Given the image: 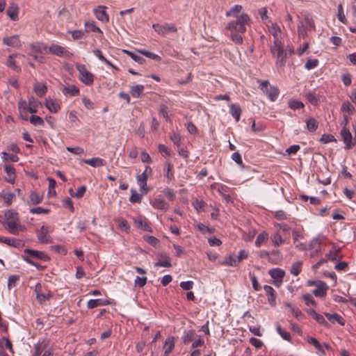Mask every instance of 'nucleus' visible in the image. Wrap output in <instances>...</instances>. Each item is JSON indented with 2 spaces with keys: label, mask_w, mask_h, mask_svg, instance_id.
Segmentation results:
<instances>
[{
  "label": "nucleus",
  "mask_w": 356,
  "mask_h": 356,
  "mask_svg": "<svg viewBox=\"0 0 356 356\" xmlns=\"http://www.w3.org/2000/svg\"><path fill=\"white\" fill-rule=\"evenodd\" d=\"M166 166L167 169L165 176L168 178V179L172 180L174 179V174L172 172L173 165L171 163H167Z\"/></svg>",
  "instance_id": "61"
},
{
  "label": "nucleus",
  "mask_w": 356,
  "mask_h": 356,
  "mask_svg": "<svg viewBox=\"0 0 356 356\" xmlns=\"http://www.w3.org/2000/svg\"><path fill=\"white\" fill-rule=\"evenodd\" d=\"M123 52L129 56L134 61L140 64H142L145 61V58L136 53L131 52L129 50H123Z\"/></svg>",
  "instance_id": "40"
},
{
  "label": "nucleus",
  "mask_w": 356,
  "mask_h": 356,
  "mask_svg": "<svg viewBox=\"0 0 356 356\" xmlns=\"http://www.w3.org/2000/svg\"><path fill=\"white\" fill-rule=\"evenodd\" d=\"M82 161L95 168L106 165V161L103 159L99 157H95L90 159H83Z\"/></svg>",
  "instance_id": "23"
},
{
  "label": "nucleus",
  "mask_w": 356,
  "mask_h": 356,
  "mask_svg": "<svg viewBox=\"0 0 356 356\" xmlns=\"http://www.w3.org/2000/svg\"><path fill=\"white\" fill-rule=\"evenodd\" d=\"M231 38L236 44H242L243 42V38L241 33L232 32Z\"/></svg>",
  "instance_id": "64"
},
{
  "label": "nucleus",
  "mask_w": 356,
  "mask_h": 356,
  "mask_svg": "<svg viewBox=\"0 0 356 356\" xmlns=\"http://www.w3.org/2000/svg\"><path fill=\"white\" fill-rule=\"evenodd\" d=\"M164 195L170 200L173 201L175 199V193L171 188H165L163 191Z\"/></svg>",
  "instance_id": "60"
},
{
  "label": "nucleus",
  "mask_w": 356,
  "mask_h": 356,
  "mask_svg": "<svg viewBox=\"0 0 356 356\" xmlns=\"http://www.w3.org/2000/svg\"><path fill=\"white\" fill-rule=\"evenodd\" d=\"M308 102L312 105L316 106L318 104L319 99L315 93L308 92L305 95Z\"/></svg>",
  "instance_id": "49"
},
{
  "label": "nucleus",
  "mask_w": 356,
  "mask_h": 356,
  "mask_svg": "<svg viewBox=\"0 0 356 356\" xmlns=\"http://www.w3.org/2000/svg\"><path fill=\"white\" fill-rule=\"evenodd\" d=\"M63 93L65 95H69L70 96H76L79 94V89L74 85H71L65 87L63 89Z\"/></svg>",
  "instance_id": "34"
},
{
  "label": "nucleus",
  "mask_w": 356,
  "mask_h": 356,
  "mask_svg": "<svg viewBox=\"0 0 356 356\" xmlns=\"http://www.w3.org/2000/svg\"><path fill=\"white\" fill-rule=\"evenodd\" d=\"M131 195L129 201L132 203H140L142 201L141 195H139L134 188L131 189Z\"/></svg>",
  "instance_id": "48"
},
{
  "label": "nucleus",
  "mask_w": 356,
  "mask_h": 356,
  "mask_svg": "<svg viewBox=\"0 0 356 356\" xmlns=\"http://www.w3.org/2000/svg\"><path fill=\"white\" fill-rule=\"evenodd\" d=\"M106 8V6H99L97 8L94 10L96 17L102 21V22H108L109 17L107 13L105 11Z\"/></svg>",
  "instance_id": "14"
},
{
  "label": "nucleus",
  "mask_w": 356,
  "mask_h": 356,
  "mask_svg": "<svg viewBox=\"0 0 356 356\" xmlns=\"http://www.w3.org/2000/svg\"><path fill=\"white\" fill-rule=\"evenodd\" d=\"M76 70L79 72V79L82 83L87 86L92 84L94 81V76L87 70L86 65H77Z\"/></svg>",
  "instance_id": "4"
},
{
  "label": "nucleus",
  "mask_w": 356,
  "mask_h": 356,
  "mask_svg": "<svg viewBox=\"0 0 356 356\" xmlns=\"http://www.w3.org/2000/svg\"><path fill=\"white\" fill-rule=\"evenodd\" d=\"M149 170V172H152V169L149 166H146V168H145V170L140 175H138L137 176V181L138 184H142V183H147V170Z\"/></svg>",
  "instance_id": "43"
},
{
  "label": "nucleus",
  "mask_w": 356,
  "mask_h": 356,
  "mask_svg": "<svg viewBox=\"0 0 356 356\" xmlns=\"http://www.w3.org/2000/svg\"><path fill=\"white\" fill-rule=\"evenodd\" d=\"M258 82L260 83V90H261L267 95L268 99L272 102L275 101L280 93L279 89L275 86H270L268 81L259 80Z\"/></svg>",
  "instance_id": "3"
},
{
  "label": "nucleus",
  "mask_w": 356,
  "mask_h": 356,
  "mask_svg": "<svg viewBox=\"0 0 356 356\" xmlns=\"http://www.w3.org/2000/svg\"><path fill=\"white\" fill-rule=\"evenodd\" d=\"M325 317L332 323L337 322L341 325H345V321L341 316L339 314L334 313V314H330V313H325Z\"/></svg>",
  "instance_id": "28"
},
{
  "label": "nucleus",
  "mask_w": 356,
  "mask_h": 356,
  "mask_svg": "<svg viewBox=\"0 0 356 356\" xmlns=\"http://www.w3.org/2000/svg\"><path fill=\"white\" fill-rule=\"evenodd\" d=\"M195 331L193 330H185L181 337L182 341L187 344L193 341L195 337Z\"/></svg>",
  "instance_id": "35"
},
{
  "label": "nucleus",
  "mask_w": 356,
  "mask_h": 356,
  "mask_svg": "<svg viewBox=\"0 0 356 356\" xmlns=\"http://www.w3.org/2000/svg\"><path fill=\"white\" fill-rule=\"evenodd\" d=\"M307 341L309 343L313 345L318 350L323 352L321 344L316 338L308 336L307 337Z\"/></svg>",
  "instance_id": "44"
},
{
  "label": "nucleus",
  "mask_w": 356,
  "mask_h": 356,
  "mask_svg": "<svg viewBox=\"0 0 356 356\" xmlns=\"http://www.w3.org/2000/svg\"><path fill=\"white\" fill-rule=\"evenodd\" d=\"M45 106L50 112L55 113L60 109L59 104L51 99H46Z\"/></svg>",
  "instance_id": "26"
},
{
  "label": "nucleus",
  "mask_w": 356,
  "mask_h": 356,
  "mask_svg": "<svg viewBox=\"0 0 356 356\" xmlns=\"http://www.w3.org/2000/svg\"><path fill=\"white\" fill-rule=\"evenodd\" d=\"M24 253L22 254V258L24 260V258H31L33 259H40L42 261H48L49 259V257L42 251L35 250H30V249H26L24 250Z\"/></svg>",
  "instance_id": "6"
},
{
  "label": "nucleus",
  "mask_w": 356,
  "mask_h": 356,
  "mask_svg": "<svg viewBox=\"0 0 356 356\" xmlns=\"http://www.w3.org/2000/svg\"><path fill=\"white\" fill-rule=\"evenodd\" d=\"M6 222H5V227L12 234H16L18 229L17 222L19 221L18 214L13 210H8L5 213Z\"/></svg>",
  "instance_id": "2"
},
{
  "label": "nucleus",
  "mask_w": 356,
  "mask_h": 356,
  "mask_svg": "<svg viewBox=\"0 0 356 356\" xmlns=\"http://www.w3.org/2000/svg\"><path fill=\"white\" fill-rule=\"evenodd\" d=\"M108 303V300H103L102 299H91L88 301L87 307L88 309H93L98 306L106 305Z\"/></svg>",
  "instance_id": "29"
},
{
  "label": "nucleus",
  "mask_w": 356,
  "mask_h": 356,
  "mask_svg": "<svg viewBox=\"0 0 356 356\" xmlns=\"http://www.w3.org/2000/svg\"><path fill=\"white\" fill-rule=\"evenodd\" d=\"M268 273L274 280H283L285 275V271L278 268L270 269Z\"/></svg>",
  "instance_id": "27"
},
{
  "label": "nucleus",
  "mask_w": 356,
  "mask_h": 356,
  "mask_svg": "<svg viewBox=\"0 0 356 356\" xmlns=\"http://www.w3.org/2000/svg\"><path fill=\"white\" fill-rule=\"evenodd\" d=\"M38 237L40 243H47L50 242V236L48 235L47 229L44 226H42L41 227L40 232L38 233Z\"/></svg>",
  "instance_id": "31"
},
{
  "label": "nucleus",
  "mask_w": 356,
  "mask_h": 356,
  "mask_svg": "<svg viewBox=\"0 0 356 356\" xmlns=\"http://www.w3.org/2000/svg\"><path fill=\"white\" fill-rule=\"evenodd\" d=\"M341 248L338 246H334L327 254L326 258L330 261H336L341 259L342 256L340 254Z\"/></svg>",
  "instance_id": "16"
},
{
  "label": "nucleus",
  "mask_w": 356,
  "mask_h": 356,
  "mask_svg": "<svg viewBox=\"0 0 356 356\" xmlns=\"http://www.w3.org/2000/svg\"><path fill=\"white\" fill-rule=\"evenodd\" d=\"M34 91L37 95L39 97H42L46 94L47 88L44 84H42L38 82L34 86Z\"/></svg>",
  "instance_id": "36"
},
{
  "label": "nucleus",
  "mask_w": 356,
  "mask_h": 356,
  "mask_svg": "<svg viewBox=\"0 0 356 356\" xmlns=\"http://www.w3.org/2000/svg\"><path fill=\"white\" fill-rule=\"evenodd\" d=\"M318 64V59H309L305 65V67L307 70H312L314 67H316Z\"/></svg>",
  "instance_id": "63"
},
{
  "label": "nucleus",
  "mask_w": 356,
  "mask_h": 356,
  "mask_svg": "<svg viewBox=\"0 0 356 356\" xmlns=\"http://www.w3.org/2000/svg\"><path fill=\"white\" fill-rule=\"evenodd\" d=\"M0 197L3 200L7 207L11 205L13 201L15 200V194L11 192H6L4 191L0 193Z\"/></svg>",
  "instance_id": "20"
},
{
  "label": "nucleus",
  "mask_w": 356,
  "mask_h": 356,
  "mask_svg": "<svg viewBox=\"0 0 356 356\" xmlns=\"http://www.w3.org/2000/svg\"><path fill=\"white\" fill-rule=\"evenodd\" d=\"M222 265L236 266L239 263L235 254H229L225 260L220 262Z\"/></svg>",
  "instance_id": "30"
},
{
  "label": "nucleus",
  "mask_w": 356,
  "mask_h": 356,
  "mask_svg": "<svg viewBox=\"0 0 356 356\" xmlns=\"http://www.w3.org/2000/svg\"><path fill=\"white\" fill-rule=\"evenodd\" d=\"M341 111L351 115L355 112V108L349 102H345L341 105Z\"/></svg>",
  "instance_id": "38"
},
{
  "label": "nucleus",
  "mask_w": 356,
  "mask_h": 356,
  "mask_svg": "<svg viewBox=\"0 0 356 356\" xmlns=\"http://www.w3.org/2000/svg\"><path fill=\"white\" fill-rule=\"evenodd\" d=\"M3 43L7 46L13 47H18L21 46V41L18 35L3 38Z\"/></svg>",
  "instance_id": "13"
},
{
  "label": "nucleus",
  "mask_w": 356,
  "mask_h": 356,
  "mask_svg": "<svg viewBox=\"0 0 356 356\" xmlns=\"http://www.w3.org/2000/svg\"><path fill=\"white\" fill-rule=\"evenodd\" d=\"M282 50H283V48L281 46V42L278 40H275L273 43V45L271 47V52L274 55H277V53H280Z\"/></svg>",
  "instance_id": "52"
},
{
  "label": "nucleus",
  "mask_w": 356,
  "mask_h": 356,
  "mask_svg": "<svg viewBox=\"0 0 356 356\" xmlns=\"http://www.w3.org/2000/svg\"><path fill=\"white\" fill-rule=\"evenodd\" d=\"M134 224L137 227H138L144 231L152 232V228L145 218H143V217L139 216V217L134 218Z\"/></svg>",
  "instance_id": "15"
},
{
  "label": "nucleus",
  "mask_w": 356,
  "mask_h": 356,
  "mask_svg": "<svg viewBox=\"0 0 356 356\" xmlns=\"http://www.w3.org/2000/svg\"><path fill=\"white\" fill-rule=\"evenodd\" d=\"M43 200V195H40L35 191H31L29 197L28 203L31 204H38Z\"/></svg>",
  "instance_id": "25"
},
{
  "label": "nucleus",
  "mask_w": 356,
  "mask_h": 356,
  "mask_svg": "<svg viewBox=\"0 0 356 356\" xmlns=\"http://www.w3.org/2000/svg\"><path fill=\"white\" fill-rule=\"evenodd\" d=\"M340 135L345 144V149H350L355 145V138H353L352 134L347 127H343L341 129Z\"/></svg>",
  "instance_id": "5"
},
{
  "label": "nucleus",
  "mask_w": 356,
  "mask_h": 356,
  "mask_svg": "<svg viewBox=\"0 0 356 356\" xmlns=\"http://www.w3.org/2000/svg\"><path fill=\"white\" fill-rule=\"evenodd\" d=\"M260 257L266 258L269 262L273 264H279L282 259V256L278 250H273L271 252L261 251Z\"/></svg>",
  "instance_id": "7"
},
{
  "label": "nucleus",
  "mask_w": 356,
  "mask_h": 356,
  "mask_svg": "<svg viewBox=\"0 0 356 356\" xmlns=\"http://www.w3.org/2000/svg\"><path fill=\"white\" fill-rule=\"evenodd\" d=\"M276 56L277 58V63L279 64L280 66L284 65L286 63V53L284 51V49L282 50L280 53H277Z\"/></svg>",
  "instance_id": "55"
},
{
  "label": "nucleus",
  "mask_w": 356,
  "mask_h": 356,
  "mask_svg": "<svg viewBox=\"0 0 356 356\" xmlns=\"http://www.w3.org/2000/svg\"><path fill=\"white\" fill-rule=\"evenodd\" d=\"M5 171L8 176V178H6L5 180L8 183L14 184L15 181V169L13 165H6Z\"/></svg>",
  "instance_id": "21"
},
{
  "label": "nucleus",
  "mask_w": 356,
  "mask_h": 356,
  "mask_svg": "<svg viewBox=\"0 0 356 356\" xmlns=\"http://www.w3.org/2000/svg\"><path fill=\"white\" fill-rule=\"evenodd\" d=\"M18 240L15 238H7L3 236H0V243H3L8 245H19V243H17Z\"/></svg>",
  "instance_id": "58"
},
{
  "label": "nucleus",
  "mask_w": 356,
  "mask_h": 356,
  "mask_svg": "<svg viewBox=\"0 0 356 356\" xmlns=\"http://www.w3.org/2000/svg\"><path fill=\"white\" fill-rule=\"evenodd\" d=\"M118 228L122 231L127 232L130 229V225H129L127 220L123 218H120L118 220Z\"/></svg>",
  "instance_id": "46"
},
{
  "label": "nucleus",
  "mask_w": 356,
  "mask_h": 356,
  "mask_svg": "<svg viewBox=\"0 0 356 356\" xmlns=\"http://www.w3.org/2000/svg\"><path fill=\"white\" fill-rule=\"evenodd\" d=\"M85 29L86 32H102L100 29L94 22H86L85 23Z\"/></svg>",
  "instance_id": "47"
},
{
  "label": "nucleus",
  "mask_w": 356,
  "mask_h": 356,
  "mask_svg": "<svg viewBox=\"0 0 356 356\" xmlns=\"http://www.w3.org/2000/svg\"><path fill=\"white\" fill-rule=\"evenodd\" d=\"M93 54L102 62L106 63V65L115 68V67L108 60H107L102 54V51L99 49H95L93 51Z\"/></svg>",
  "instance_id": "42"
},
{
  "label": "nucleus",
  "mask_w": 356,
  "mask_h": 356,
  "mask_svg": "<svg viewBox=\"0 0 356 356\" xmlns=\"http://www.w3.org/2000/svg\"><path fill=\"white\" fill-rule=\"evenodd\" d=\"M276 330L278 332V334L284 339V340L289 341L291 339L290 334L283 330L280 325H277L276 326Z\"/></svg>",
  "instance_id": "51"
},
{
  "label": "nucleus",
  "mask_w": 356,
  "mask_h": 356,
  "mask_svg": "<svg viewBox=\"0 0 356 356\" xmlns=\"http://www.w3.org/2000/svg\"><path fill=\"white\" fill-rule=\"evenodd\" d=\"M7 65L15 72H19L21 71V67L16 64L15 60H13V55L9 56L7 60Z\"/></svg>",
  "instance_id": "45"
},
{
  "label": "nucleus",
  "mask_w": 356,
  "mask_h": 356,
  "mask_svg": "<svg viewBox=\"0 0 356 356\" xmlns=\"http://www.w3.org/2000/svg\"><path fill=\"white\" fill-rule=\"evenodd\" d=\"M302 263L301 261H296L291 266L290 272L294 276H298L302 270Z\"/></svg>",
  "instance_id": "39"
},
{
  "label": "nucleus",
  "mask_w": 356,
  "mask_h": 356,
  "mask_svg": "<svg viewBox=\"0 0 356 356\" xmlns=\"http://www.w3.org/2000/svg\"><path fill=\"white\" fill-rule=\"evenodd\" d=\"M156 267H171V259L165 252H161L158 254V261L154 264Z\"/></svg>",
  "instance_id": "9"
},
{
  "label": "nucleus",
  "mask_w": 356,
  "mask_h": 356,
  "mask_svg": "<svg viewBox=\"0 0 356 356\" xmlns=\"http://www.w3.org/2000/svg\"><path fill=\"white\" fill-rule=\"evenodd\" d=\"M175 338L174 337H168L165 341L163 348L165 349L163 356H168L169 353L175 348Z\"/></svg>",
  "instance_id": "18"
},
{
  "label": "nucleus",
  "mask_w": 356,
  "mask_h": 356,
  "mask_svg": "<svg viewBox=\"0 0 356 356\" xmlns=\"http://www.w3.org/2000/svg\"><path fill=\"white\" fill-rule=\"evenodd\" d=\"M86 191V187L85 186H81L80 187H79L75 194L72 193V188H70V190L71 195L75 196L77 198L82 197L84 195Z\"/></svg>",
  "instance_id": "57"
},
{
  "label": "nucleus",
  "mask_w": 356,
  "mask_h": 356,
  "mask_svg": "<svg viewBox=\"0 0 356 356\" xmlns=\"http://www.w3.org/2000/svg\"><path fill=\"white\" fill-rule=\"evenodd\" d=\"M250 21V19L249 16L245 13H243L236 19L229 22L226 28L231 32L243 33L246 31L245 26L249 23Z\"/></svg>",
  "instance_id": "1"
},
{
  "label": "nucleus",
  "mask_w": 356,
  "mask_h": 356,
  "mask_svg": "<svg viewBox=\"0 0 356 356\" xmlns=\"http://www.w3.org/2000/svg\"><path fill=\"white\" fill-rule=\"evenodd\" d=\"M40 102L33 97L29 98L28 101V111L31 113H35L38 112V107L40 105Z\"/></svg>",
  "instance_id": "24"
},
{
  "label": "nucleus",
  "mask_w": 356,
  "mask_h": 356,
  "mask_svg": "<svg viewBox=\"0 0 356 356\" xmlns=\"http://www.w3.org/2000/svg\"><path fill=\"white\" fill-rule=\"evenodd\" d=\"M337 140L334 136L332 134H323L320 138V142L323 144L328 143L330 142H336Z\"/></svg>",
  "instance_id": "54"
},
{
  "label": "nucleus",
  "mask_w": 356,
  "mask_h": 356,
  "mask_svg": "<svg viewBox=\"0 0 356 356\" xmlns=\"http://www.w3.org/2000/svg\"><path fill=\"white\" fill-rule=\"evenodd\" d=\"M147 283V277H139L137 276L134 280V284L136 286L143 287Z\"/></svg>",
  "instance_id": "62"
},
{
  "label": "nucleus",
  "mask_w": 356,
  "mask_h": 356,
  "mask_svg": "<svg viewBox=\"0 0 356 356\" xmlns=\"http://www.w3.org/2000/svg\"><path fill=\"white\" fill-rule=\"evenodd\" d=\"M289 106L293 110L300 109L304 107V104L298 100H291L289 102Z\"/></svg>",
  "instance_id": "50"
},
{
  "label": "nucleus",
  "mask_w": 356,
  "mask_h": 356,
  "mask_svg": "<svg viewBox=\"0 0 356 356\" xmlns=\"http://www.w3.org/2000/svg\"><path fill=\"white\" fill-rule=\"evenodd\" d=\"M49 51L51 54L56 55L58 56H62L64 55L69 56L70 53L67 51L63 47L53 44L49 48Z\"/></svg>",
  "instance_id": "12"
},
{
  "label": "nucleus",
  "mask_w": 356,
  "mask_h": 356,
  "mask_svg": "<svg viewBox=\"0 0 356 356\" xmlns=\"http://www.w3.org/2000/svg\"><path fill=\"white\" fill-rule=\"evenodd\" d=\"M48 341L45 339L39 341L34 345V353L32 356H40L44 350L47 347Z\"/></svg>",
  "instance_id": "17"
},
{
  "label": "nucleus",
  "mask_w": 356,
  "mask_h": 356,
  "mask_svg": "<svg viewBox=\"0 0 356 356\" xmlns=\"http://www.w3.org/2000/svg\"><path fill=\"white\" fill-rule=\"evenodd\" d=\"M41 284L40 283H38L35 286V291L36 293L37 300L40 303H43L46 300H49L52 296V294L50 292H48L46 294L41 293Z\"/></svg>",
  "instance_id": "11"
},
{
  "label": "nucleus",
  "mask_w": 356,
  "mask_h": 356,
  "mask_svg": "<svg viewBox=\"0 0 356 356\" xmlns=\"http://www.w3.org/2000/svg\"><path fill=\"white\" fill-rule=\"evenodd\" d=\"M145 87L143 85H136L131 86L130 88V94L133 97L138 98L143 92Z\"/></svg>",
  "instance_id": "32"
},
{
  "label": "nucleus",
  "mask_w": 356,
  "mask_h": 356,
  "mask_svg": "<svg viewBox=\"0 0 356 356\" xmlns=\"http://www.w3.org/2000/svg\"><path fill=\"white\" fill-rule=\"evenodd\" d=\"M264 289L266 296H268V301L271 305L275 304V292L273 288L269 285H264Z\"/></svg>",
  "instance_id": "19"
},
{
  "label": "nucleus",
  "mask_w": 356,
  "mask_h": 356,
  "mask_svg": "<svg viewBox=\"0 0 356 356\" xmlns=\"http://www.w3.org/2000/svg\"><path fill=\"white\" fill-rule=\"evenodd\" d=\"M30 122L33 125L44 126V120H42V118L38 115H32L30 117Z\"/></svg>",
  "instance_id": "53"
},
{
  "label": "nucleus",
  "mask_w": 356,
  "mask_h": 356,
  "mask_svg": "<svg viewBox=\"0 0 356 356\" xmlns=\"http://www.w3.org/2000/svg\"><path fill=\"white\" fill-rule=\"evenodd\" d=\"M153 29L156 32L161 35H165L169 32L176 33L177 31V29L172 24L165 23L163 25L159 24H153Z\"/></svg>",
  "instance_id": "8"
},
{
  "label": "nucleus",
  "mask_w": 356,
  "mask_h": 356,
  "mask_svg": "<svg viewBox=\"0 0 356 356\" xmlns=\"http://www.w3.org/2000/svg\"><path fill=\"white\" fill-rule=\"evenodd\" d=\"M138 52L144 56H145L147 58H149L153 60H159L161 59L160 56L157 54H155L153 52L147 51V50H139Z\"/></svg>",
  "instance_id": "56"
},
{
  "label": "nucleus",
  "mask_w": 356,
  "mask_h": 356,
  "mask_svg": "<svg viewBox=\"0 0 356 356\" xmlns=\"http://www.w3.org/2000/svg\"><path fill=\"white\" fill-rule=\"evenodd\" d=\"M152 206L158 209L167 211L169 209V204L163 199H155Z\"/></svg>",
  "instance_id": "33"
},
{
  "label": "nucleus",
  "mask_w": 356,
  "mask_h": 356,
  "mask_svg": "<svg viewBox=\"0 0 356 356\" xmlns=\"http://www.w3.org/2000/svg\"><path fill=\"white\" fill-rule=\"evenodd\" d=\"M306 124L307 129L311 132L315 131L318 127V122L314 118H310L307 119L306 121Z\"/></svg>",
  "instance_id": "37"
},
{
  "label": "nucleus",
  "mask_w": 356,
  "mask_h": 356,
  "mask_svg": "<svg viewBox=\"0 0 356 356\" xmlns=\"http://www.w3.org/2000/svg\"><path fill=\"white\" fill-rule=\"evenodd\" d=\"M8 16L13 21H15L18 18V8L10 6L7 10Z\"/></svg>",
  "instance_id": "41"
},
{
  "label": "nucleus",
  "mask_w": 356,
  "mask_h": 356,
  "mask_svg": "<svg viewBox=\"0 0 356 356\" xmlns=\"http://www.w3.org/2000/svg\"><path fill=\"white\" fill-rule=\"evenodd\" d=\"M229 111L236 122H238L242 113V109L238 104H232L229 105Z\"/></svg>",
  "instance_id": "22"
},
{
  "label": "nucleus",
  "mask_w": 356,
  "mask_h": 356,
  "mask_svg": "<svg viewBox=\"0 0 356 356\" xmlns=\"http://www.w3.org/2000/svg\"><path fill=\"white\" fill-rule=\"evenodd\" d=\"M328 286L325 282L318 281L316 288L312 291V293L316 297H323L326 295Z\"/></svg>",
  "instance_id": "10"
},
{
  "label": "nucleus",
  "mask_w": 356,
  "mask_h": 356,
  "mask_svg": "<svg viewBox=\"0 0 356 356\" xmlns=\"http://www.w3.org/2000/svg\"><path fill=\"white\" fill-rule=\"evenodd\" d=\"M30 212L35 214H48L50 212V209L38 207L31 209Z\"/></svg>",
  "instance_id": "59"
}]
</instances>
